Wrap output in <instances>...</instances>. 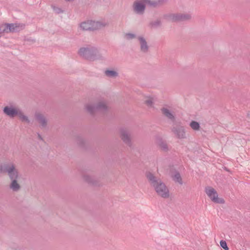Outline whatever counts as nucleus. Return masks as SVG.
<instances>
[{"mask_svg": "<svg viewBox=\"0 0 250 250\" xmlns=\"http://www.w3.org/2000/svg\"><path fill=\"white\" fill-rule=\"evenodd\" d=\"M162 111L163 114L167 119H169L172 122L175 121V114L173 112H172V110H162Z\"/></svg>", "mask_w": 250, "mask_h": 250, "instance_id": "obj_13", "label": "nucleus"}, {"mask_svg": "<svg viewBox=\"0 0 250 250\" xmlns=\"http://www.w3.org/2000/svg\"><path fill=\"white\" fill-rule=\"evenodd\" d=\"M35 119L39 124L41 128L44 129L47 127L48 119L44 115L37 113L35 115Z\"/></svg>", "mask_w": 250, "mask_h": 250, "instance_id": "obj_6", "label": "nucleus"}, {"mask_svg": "<svg viewBox=\"0 0 250 250\" xmlns=\"http://www.w3.org/2000/svg\"><path fill=\"white\" fill-rule=\"evenodd\" d=\"M157 144L163 151L167 152L168 150V146L165 141L160 140L157 142Z\"/></svg>", "mask_w": 250, "mask_h": 250, "instance_id": "obj_16", "label": "nucleus"}, {"mask_svg": "<svg viewBox=\"0 0 250 250\" xmlns=\"http://www.w3.org/2000/svg\"><path fill=\"white\" fill-rule=\"evenodd\" d=\"M103 183L100 181L95 180V187H100L103 186Z\"/></svg>", "mask_w": 250, "mask_h": 250, "instance_id": "obj_24", "label": "nucleus"}, {"mask_svg": "<svg viewBox=\"0 0 250 250\" xmlns=\"http://www.w3.org/2000/svg\"><path fill=\"white\" fill-rule=\"evenodd\" d=\"M144 2L148 4L150 6H155L163 3L166 0H158V1H152L151 0H142Z\"/></svg>", "mask_w": 250, "mask_h": 250, "instance_id": "obj_15", "label": "nucleus"}, {"mask_svg": "<svg viewBox=\"0 0 250 250\" xmlns=\"http://www.w3.org/2000/svg\"><path fill=\"white\" fill-rule=\"evenodd\" d=\"M19 111V110H3V112L7 116L12 118L17 116Z\"/></svg>", "mask_w": 250, "mask_h": 250, "instance_id": "obj_19", "label": "nucleus"}, {"mask_svg": "<svg viewBox=\"0 0 250 250\" xmlns=\"http://www.w3.org/2000/svg\"><path fill=\"white\" fill-rule=\"evenodd\" d=\"M189 126L194 130H199L200 128V124L197 122L194 121L190 122Z\"/></svg>", "mask_w": 250, "mask_h": 250, "instance_id": "obj_20", "label": "nucleus"}, {"mask_svg": "<svg viewBox=\"0 0 250 250\" xmlns=\"http://www.w3.org/2000/svg\"><path fill=\"white\" fill-rule=\"evenodd\" d=\"M0 173H6L10 180L9 189L13 192H18L21 188L20 179L21 174L15 164L10 162L0 164Z\"/></svg>", "mask_w": 250, "mask_h": 250, "instance_id": "obj_1", "label": "nucleus"}, {"mask_svg": "<svg viewBox=\"0 0 250 250\" xmlns=\"http://www.w3.org/2000/svg\"><path fill=\"white\" fill-rule=\"evenodd\" d=\"M191 16L189 14H172L168 17L171 21H179L189 19Z\"/></svg>", "mask_w": 250, "mask_h": 250, "instance_id": "obj_7", "label": "nucleus"}, {"mask_svg": "<svg viewBox=\"0 0 250 250\" xmlns=\"http://www.w3.org/2000/svg\"><path fill=\"white\" fill-rule=\"evenodd\" d=\"M125 37L127 39L130 38H133L134 37V35L132 34H128L125 35Z\"/></svg>", "mask_w": 250, "mask_h": 250, "instance_id": "obj_25", "label": "nucleus"}, {"mask_svg": "<svg viewBox=\"0 0 250 250\" xmlns=\"http://www.w3.org/2000/svg\"><path fill=\"white\" fill-rule=\"evenodd\" d=\"M17 116L19 117L20 119L24 122H26L27 123H29V120L28 117L25 115L23 112H21V110H19L18 112Z\"/></svg>", "mask_w": 250, "mask_h": 250, "instance_id": "obj_18", "label": "nucleus"}, {"mask_svg": "<svg viewBox=\"0 0 250 250\" xmlns=\"http://www.w3.org/2000/svg\"><path fill=\"white\" fill-rule=\"evenodd\" d=\"M135 12L139 14H142L145 10V5L142 1H136L133 5Z\"/></svg>", "mask_w": 250, "mask_h": 250, "instance_id": "obj_10", "label": "nucleus"}, {"mask_svg": "<svg viewBox=\"0 0 250 250\" xmlns=\"http://www.w3.org/2000/svg\"><path fill=\"white\" fill-rule=\"evenodd\" d=\"M172 178L173 180L176 182L179 183L180 185H182L183 184L182 178L181 176L180 173L178 171L175 172L174 174L172 176Z\"/></svg>", "mask_w": 250, "mask_h": 250, "instance_id": "obj_14", "label": "nucleus"}, {"mask_svg": "<svg viewBox=\"0 0 250 250\" xmlns=\"http://www.w3.org/2000/svg\"><path fill=\"white\" fill-rule=\"evenodd\" d=\"M91 53V50L87 47L81 48L79 51V55L85 58H88Z\"/></svg>", "mask_w": 250, "mask_h": 250, "instance_id": "obj_12", "label": "nucleus"}, {"mask_svg": "<svg viewBox=\"0 0 250 250\" xmlns=\"http://www.w3.org/2000/svg\"><path fill=\"white\" fill-rule=\"evenodd\" d=\"M205 192L211 200L215 203L224 204L225 200L222 198H219L216 191L211 187L206 188Z\"/></svg>", "mask_w": 250, "mask_h": 250, "instance_id": "obj_4", "label": "nucleus"}, {"mask_svg": "<svg viewBox=\"0 0 250 250\" xmlns=\"http://www.w3.org/2000/svg\"><path fill=\"white\" fill-rule=\"evenodd\" d=\"M146 176L150 185L154 188L158 196L164 199L169 197V189L160 178L149 171L146 173Z\"/></svg>", "mask_w": 250, "mask_h": 250, "instance_id": "obj_2", "label": "nucleus"}, {"mask_svg": "<svg viewBox=\"0 0 250 250\" xmlns=\"http://www.w3.org/2000/svg\"><path fill=\"white\" fill-rule=\"evenodd\" d=\"M154 98L152 97H148L145 101V103L147 105H151L154 103Z\"/></svg>", "mask_w": 250, "mask_h": 250, "instance_id": "obj_22", "label": "nucleus"}, {"mask_svg": "<svg viewBox=\"0 0 250 250\" xmlns=\"http://www.w3.org/2000/svg\"><path fill=\"white\" fill-rule=\"evenodd\" d=\"M94 27V22L91 20H86L81 23L79 25V28L85 31H89L92 30Z\"/></svg>", "mask_w": 250, "mask_h": 250, "instance_id": "obj_8", "label": "nucleus"}, {"mask_svg": "<svg viewBox=\"0 0 250 250\" xmlns=\"http://www.w3.org/2000/svg\"><path fill=\"white\" fill-rule=\"evenodd\" d=\"M172 131L178 138L182 139L185 137L184 128L182 126L173 127Z\"/></svg>", "mask_w": 250, "mask_h": 250, "instance_id": "obj_9", "label": "nucleus"}, {"mask_svg": "<svg viewBox=\"0 0 250 250\" xmlns=\"http://www.w3.org/2000/svg\"><path fill=\"white\" fill-rule=\"evenodd\" d=\"M120 137L122 141L128 147L131 148L133 146L131 132L126 128H122L120 130Z\"/></svg>", "mask_w": 250, "mask_h": 250, "instance_id": "obj_3", "label": "nucleus"}, {"mask_svg": "<svg viewBox=\"0 0 250 250\" xmlns=\"http://www.w3.org/2000/svg\"><path fill=\"white\" fill-rule=\"evenodd\" d=\"M4 109L7 110V109H10L8 107L6 106L4 107Z\"/></svg>", "mask_w": 250, "mask_h": 250, "instance_id": "obj_26", "label": "nucleus"}, {"mask_svg": "<svg viewBox=\"0 0 250 250\" xmlns=\"http://www.w3.org/2000/svg\"><path fill=\"white\" fill-rule=\"evenodd\" d=\"M141 43V49L142 51L146 52L147 51L148 47L146 41L142 38L139 39Z\"/></svg>", "mask_w": 250, "mask_h": 250, "instance_id": "obj_21", "label": "nucleus"}, {"mask_svg": "<svg viewBox=\"0 0 250 250\" xmlns=\"http://www.w3.org/2000/svg\"><path fill=\"white\" fill-rule=\"evenodd\" d=\"M221 247L223 248L225 250H229V248L227 246V243L225 241L221 240L220 242Z\"/></svg>", "mask_w": 250, "mask_h": 250, "instance_id": "obj_23", "label": "nucleus"}, {"mask_svg": "<svg viewBox=\"0 0 250 250\" xmlns=\"http://www.w3.org/2000/svg\"><path fill=\"white\" fill-rule=\"evenodd\" d=\"M1 28L3 31L9 32L18 31L20 27L17 24H11L5 25L4 26H1Z\"/></svg>", "mask_w": 250, "mask_h": 250, "instance_id": "obj_11", "label": "nucleus"}, {"mask_svg": "<svg viewBox=\"0 0 250 250\" xmlns=\"http://www.w3.org/2000/svg\"><path fill=\"white\" fill-rule=\"evenodd\" d=\"M104 73L107 77L111 78H115L118 75L117 71L114 70H106L104 72Z\"/></svg>", "mask_w": 250, "mask_h": 250, "instance_id": "obj_17", "label": "nucleus"}, {"mask_svg": "<svg viewBox=\"0 0 250 250\" xmlns=\"http://www.w3.org/2000/svg\"><path fill=\"white\" fill-rule=\"evenodd\" d=\"M82 178L83 181L89 185L93 184L92 168H85L83 172Z\"/></svg>", "mask_w": 250, "mask_h": 250, "instance_id": "obj_5", "label": "nucleus"}]
</instances>
